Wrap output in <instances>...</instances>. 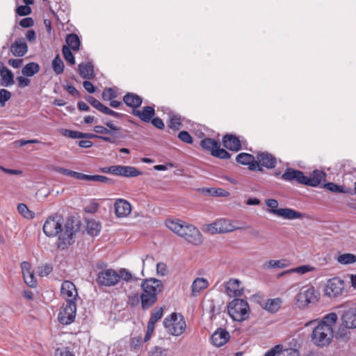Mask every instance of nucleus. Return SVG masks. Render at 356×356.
Wrapping results in <instances>:
<instances>
[{
	"mask_svg": "<svg viewBox=\"0 0 356 356\" xmlns=\"http://www.w3.org/2000/svg\"><path fill=\"white\" fill-rule=\"evenodd\" d=\"M63 220L59 215H55L46 220L43 225L44 233L49 237H54L58 234L57 246L64 250L73 243V237L77 232L74 221L67 220L63 229Z\"/></svg>",
	"mask_w": 356,
	"mask_h": 356,
	"instance_id": "1",
	"label": "nucleus"
},
{
	"mask_svg": "<svg viewBox=\"0 0 356 356\" xmlns=\"http://www.w3.org/2000/svg\"><path fill=\"white\" fill-rule=\"evenodd\" d=\"M337 319V314L332 312L321 320L311 321L306 324V326L315 325L311 334V341L316 346L323 348L330 344Z\"/></svg>",
	"mask_w": 356,
	"mask_h": 356,
	"instance_id": "2",
	"label": "nucleus"
},
{
	"mask_svg": "<svg viewBox=\"0 0 356 356\" xmlns=\"http://www.w3.org/2000/svg\"><path fill=\"white\" fill-rule=\"evenodd\" d=\"M172 232L193 245H200L203 241L201 232L194 225L177 218H169L165 222Z\"/></svg>",
	"mask_w": 356,
	"mask_h": 356,
	"instance_id": "3",
	"label": "nucleus"
},
{
	"mask_svg": "<svg viewBox=\"0 0 356 356\" xmlns=\"http://www.w3.org/2000/svg\"><path fill=\"white\" fill-rule=\"evenodd\" d=\"M172 232L193 245H200L203 241L201 232L194 225L177 218H169L165 222Z\"/></svg>",
	"mask_w": 356,
	"mask_h": 356,
	"instance_id": "4",
	"label": "nucleus"
},
{
	"mask_svg": "<svg viewBox=\"0 0 356 356\" xmlns=\"http://www.w3.org/2000/svg\"><path fill=\"white\" fill-rule=\"evenodd\" d=\"M143 292L140 295L142 307L149 308L157 300V295L163 289L161 280L151 278L145 280L142 284Z\"/></svg>",
	"mask_w": 356,
	"mask_h": 356,
	"instance_id": "5",
	"label": "nucleus"
},
{
	"mask_svg": "<svg viewBox=\"0 0 356 356\" xmlns=\"http://www.w3.org/2000/svg\"><path fill=\"white\" fill-rule=\"evenodd\" d=\"M318 292L314 286H303L294 298V305L301 309H306L310 304L318 301Z\"/></svg>",
	"mask_w": 356,
	"mask_h": 356,
	"instance_id": "6",
	"label": "nucleus"
},
{
	"mask_svg": "<svg viewBox=\"0 0 356 356\" xmlns=\"http://www.w3.org/2000/svg\"><path fill=\"white\" fill-rule=\"evenodd\" d=\"M166 332L172 336L179 337L186 330V323L182 315L172 313L163 321Z\"/></svg>",
	"mask_w": 356,
	"mask_h": 356,
	"instance_id": "7",
	"label": "nucleus"
},
{
	"mask_svg": "<svg viewBox=\"0 0 356 356\" xmlns=\"http://www.w3.org/2000/svg\"><path fill=\"white\" fill-rule=\"evenodd\" d=\"M344 280L338 277L328 279L323 284V292L325 297L329 298H337L341 296L346 290Z\"/></svg>",
	"mask_w": 356,
	"mask_h": 356,
	"instance_id": "8",
	"label": "nucleus"
},
{
	"mask_svg": "<svg viewBox=\"0 0 356 356\" xmlns=\"http://www.w3.org/2000/svg\"><path fill=\"white\" fill-rule=\"evenodd\" d=\"M237 222L229 219L220 218L204 227V232L211 234H224L239 229Z\"/></svg>",
	"mask_w": 356,
	"mask_h": 356,
	"instance_id": "9",
	"label": "nucleus"
},
{
	"mask_svg": "<svg viewBox=\"0 0 356 356\" xmlns=\"http://www.w3.org/2000/svg\"><path fill=\"white\" fill-rule=\"evenodd\" d=\"M249 305L242 299H234L228 305V313L231 318L236 321L245 320L249 315Z\"/></svg>",
	"mask_w": 356,
	"mask_h": 356,
	"instance_id": "10",
	"label": "nucleus"
},
{
	"mask_svg": "<svg viewBox=\"0 0 356 356\" xmlns=\"http://www.w3.org/2000/svg\"><path fill=\"white\" fill-rule=\"evenodd\" d=\"M96 282L99 286H115L119 282L118 271L112 268L103 269L97 274Z\"/></svg>",
	"mask_w": 356,
	"mask_h": 356,
	"instance_id": "11",
	"label": "nucleus"
},
{
	"mask_svg": "<svg viewBox=\"0 0 356 356\" xmlns=\"http://www.w3.org/2000/svg\"><path fill=\"white\" fill-rule=\"evenodd\" d=\"M76 313V302H66L59 311L58 321L63 325H69L74 322Z\"/></svg>",
	"mask_w": 356,
	"mask_h": 356,
	"instance_id": "12",
	"label": "nucleus"
},
{
	"mask_svg": "<svg viewBox=\"0 0 356 356\" xmlns=\"http://www.w3.org/2000/svg\"><path fill=\"white\" fill-rule=\"evenodd\" d=\"M201 147L207 151H209L213 156L227 159L230 157V154L224 149L220 148V144L213 139L207 138L201 140Z\"/></svg>",
	"mask_w": 356,
	"mask_h": 356,
	"instance_id": "13",
	"label": "nucleus"
},
{
	"mask_svg": "<svg viewBox=\"0 0 356 356\" xmlns=\"http://www.w3.org/2000/svg\"><path fill=\"white\" fill-rule=\"evenodd\" d=\"M62 297L66 300V302H76L78 292L73 282L66 280L62 283L60 288Z\"/></svg>",
	"mask_w": 356,
	"mask_h": 356,
	"instance_id": "14",
	"label": "nucleus"
},
{
	"mask_svg": "<svg viewBox=\"0 0 356 356\" xmlns=\"http://www.w3.org/2000/svg\"><path fill=\"white\" fill-rule=\"evenodd\" d=\"M244 288L241 281L238 279L232 278L226 282L225 293L229 297H239L243 293Z\"/></svg>",
	"mask_w": 356,
	"mask_h": 356,
	"instance_id": "15",
	"label": "nucleus"
},
{
	"mask_svg": "<svg viewBox=\"0 0 356 356\" xmlns=\"http://www.w3.org/2000/svg\"><path fill=\"white\" fill-rule=\"evenodd\" d=\"M115 216L119 218L127 217L131 212V205L126 200L116 199L114 203Z\"/></svg>",
	"mask_w": 356,
	"mask_h": 356,
	"instance_id": "16",
	"label": "nucleus"
},
{
	"mask_svg": "<svg viewBox=\"0 0 356 356\" xmlns=\"http://www.w3.org/2000/svg\"><path fill=\"white\" fill-rule=\"evenodd\" d=\"M229 337L228 332L224 329L219 328L211 335V341L213 346L220 347L229 341Z\"/></svg>",
	"mask_w": 356,
	"mask_h": 356,
	"instance_id": "17",
	"label": "nucleus"
},
{
	"mask_svg": "<svg viewBox=\"0 0 356 356\" xmlns=\"http://www.w3.org/2000/svg\"><path fill=\"white\" fill-rule=\"evenodd\" d=\"M236 161L242 165H249V168L251 170H255L257 169L261 170L259 167L258 162L255 160V158L250 154L248 153H240L236 156Z\"/></svg>",
	"mask_w": 356,
	"mask_h": 356,
	"instance_id": "18",
	"label": "nucleus"
},
{
	"mask_svg": "<svg viewBox=\"0 0 356 356\" xmlns=\"http://www.w3.org/2000/svg\"><path fill=\"white\" fill-rule=\"evenodd\" d=\"M341 320L343 325L349 329L356 327V308H349L344 311Z\"/></svg>",
	"mask_w": 356,
	"mask_h": 356,
	"instance_id": "19",
	"label": "nucleus"
},
{
	"mask_svg": "<svg viewBox=\"0 0 356 356\" xmlns=\"http://www.w3.org/2000/svg\"><path fill=\"white\" fill-rule=\"evenodd\" d=\"M282 179L285 181L296 180L297 182L304 184L305 175L302 171L292 168H287L282 175Z\"/></svg>",
	"mask_w": 356,
	"mask_h": 356,
	"instance_id": "20",
	"label": "nucleus"
},
{
	"mask_svg": "<svg viewBox=\"0 0 356 356\" xmlns=\"http://www.w3.org/2000/svg\"><path fill=\"white\" fill-rule=\"evenodd\" d=\"M326 175L321 170H314L310 177L305 176V185L317 186L325 180Z\"/></svg>",
	"mask_w": 356,
	"mask_h": 356,
	"instance_id": "21",
	"label": "nucleus"
},
{
	"mask_svg": "<svg viewBox=\"0 0 356 356\" xmlns=\"http://www.w3.org/2000/svg\"><path fill=\"white\" fill-rule=\"evenodd\" d=\"M259 165L267 168H273L275 167L277 161L275 156L268 152H261L257 155V161Z\"/></svg>",
	"mask_w": 356,
	"mask_h": 356,
	"instance_id": "22",
	"label": "nucleus"
},
{
	"mask_svg": "<svg viewBox=\"0 0 356 356\" xmlns=\"http://www.w3.org/2000/svg\"><path fill=\"white\" fill-rule=\"evenodd\" d=\"M277 216L284 220L301 219L303 214L291 208H282L277 211Z\"/></svg>",
	"mask_w": 356,
	"mask_h": 356,
	"instance_id": "23",
	"label": "nucleus"
},
{
	"mask_svg": "<svg viewBox=\"0 0 356 356\" xmlns=\"http://www.w3.org/2000/svg\"><path fill=\"white\" fill-rule=\"evenodd\" d=\"M209 286V281L203 277L195 278L191 284V293L193 296H198Z\"/></svg>",
	"mask_w": 356,
	"mask_h": 356,
	"instance_id": "24",
	"label": "nucleus"
},
{
	"mask_svg": "<svg viewBox=\"0 0 356 356\" xmlns=\"http://www.w3.org/2000/svg\"><path fill=\"white\" fill-rule=\"evenodd\" d=\"M132 113L138 117L142 121L149 122L155 114L154 108L152 106H145L142 111L133 109Z\"/></svg>",
	"mask_w": 356,
	"mask_h": 356,
	"instance_id": "25",
	"label": "nucleus"
},
{
	"mask_svg": "<svg viewBox=\"0 0 356 356\" xmlns=\"http://www.w3.org/2000/svg\"><path fill=\"white\" fill-rule=\"evenodd\" d=\"M224 146L232 151H238L241 148V142L238 138L232 135H226L223 137Z\"/></svg>",
	"mask_w": 356,
	"mask_h": 356,
	"instance_id": "26",
	"label": "nucleus"
},
{
	"mask_svg": "<svg viewBox=\"0 0 356 356\" xmlns=\"http://www.w3.org/2000/svg\"><path fill=\"white\" fill-rule=\"evenodd\" d=\"M28 50L26 43L23 40H16L10 46V51L15 56H23Z\"/></svg>",
	"mask_w": 356,
	"mask_h": 356,
	"instance_id": "27",
	"label": "nucleus"
},
{
	"mask_svg": "<svg viewBox=\"0 0 356 356\" xmlns=\"http://www.w3.org/2000/svg\"><path fill=\"white\" fill-rule=\"evenodd\" d=\"M81 76L83 79H92L95 76L93 65L90 63H83L79 65Z\"/></svg>",
	"mask_w": 356,
	"mask_h": 356,
	"instance_id": "28",
	"label": "nucleus"
},
{
	"mask_svg": "<svg viewBox=\"0 0 356 356\" xmlns=\"http://www.w3.org/2000/svg\"><path fill=\"white\" fill-rule=\"evenodd\" d=\"M123 101L129 107L136 109L142 104V99L140 96L134 93H127L124 96Z\"/></svg>",
	"mask_w": 356,
	"mask_h": 356,
	"instance_id": "29",
	"label": "nucleus"
},
{
	"mask_svg": "<svg viewBox=\"0 0 356 356\" xmlns=\"http://www.w3.org/2000/svg\"><path fill=\"white\" fill-rule=\"evenodd\" d=\"M1 84L4 86H10L14 84L13 73L7 67H3L0 71Z\"/></svg>",
	"mask_w": 356,
	"mask_h": 356,
	"instance_id": "30",
	"label": "nucleus"
},
{
	"mask_svg": "<svg viewBox=\"0 0 356 356\" xmlns=\"http://www.w3.org/2000/svg\"><path fill=\"white\" fill-rule=\"evenodd\" d=\"M315 268L311 265H302L300 266H298L296 268H293L291 269H289L287 270H285L282 273V275H287L291 273H298L300 275H305L306 273L312 272L315 270Z\"/></svg>",
	"mask_w": 356,
	"mask_h": 356,
	"instance_id": "31",
	"label": "nucleus"
},
{
	"mask_svg": "<svg viewBox=\"0 0 356 356\" xmlns=\"http://www.w3.org/2000/svg\"><path fill=\"white\" fill-rule=\"evenodd\" d=\"M282 303V300L280 298L268 299L265 302L264 308L269 312L275 313L280 309Z\"/></svg>",
	"mask_w": 356,
	"mask_h": 356,
	"instance_id": "32",
	"label": "nucleus"
},
{
	"mask_svg": "<svg viewBox=\"0 0 356 356\" xmlns=\"http://www.w3.org/2000/svg\"><path fill=\"white\" fill-rule=\"evenodd\" d=\"M40 70V66L38 63L31 62L26 64L22 70V74L27 77L33 76Z\"/></svg>",
	"mask_w": 356,
	"mask_h": 356,
	"instance_id": "33",
	"label": "nucleus"
},
{
	"mask_svg": "<svg viewBox=\"0 0 356 356\" xmlns=\"http://www.w3.org/2000/svg\"><path fill=\"white\" fill-rule=\"evenodd\" d=\"M67 47L73 51H78L81 44L80 40L76 34H69L66 37Z\"/></svg>",
	"mask_w": 356,
	"mask_h": 356,
	"instance_id": "34",
	"label": "nucleus"
},
{
	"mask_svg": "<svg viewBox=\"0 0 356 356\" xmlns=\"http://www.w3.org/2000/svg\"><path fill=\"white\" fill-rule=\"evenodd\" d=\"M86 227L88 233L92 236H97L101 231L100 223L92 220L88 221Z\"/></svg>",
	"mask_w": 356,
	"mask_h": 356,
	"instance_id": "35",
	"label": "nucleus"
},
{
	"mask_svg": "<svg viewBox=\"0 0 356 356\" xmlns=\"http://www.w3.org/2000/svg\"><path fill=\"white\" fill-rule=\"evenodd\" d=\"M337 261L343 265L351 264L356 261V256L351 253L341 254L337 257Z\"/></svg>",
	"mask_w": 356,
	"mask_h": 356,
	"instance_id": "36",
	"label": "nucleus"
},
{
	"mask_svg": "<svg viewBox=\"0 0 356 356\" xmlns=\"http://www.w3.org/2000/svg\"><path fill=\"white\" fill-rule=\"evenodd\" d=\"M141 175V172L134 166L122 165V176L135 177Z\"/></svg>",
	"mask_w": 356,
	"mask_h": 356,
	"instance_id": "37",
	"label": "nucleus"
},
{
	"mask_svg": "<svg viewBox=\"0 0 356 356\" xmlns=\"http://www.w3.org/2000/svg\"><path fill=\"white\" fill-rule=\"evenodd\" d=\"M267 268H284L289 266L288 262L284 259L280 260H270L265 264Z\"/></svg>",
	"mask_w": 356,
	"mask_h": 356,
	"instance_id": "38",
	"label": "nucleus"
},
{
	"mask_svg": "<svg viewBox=\"0 0 356 356\" xmlns=\"http://www.w3.org/2000/svg\"><path fill=\"white\" fill-rule=\"evenodd\" d=\"M17 211L25 218L33 219L35 217L34 213L30 211L25 204H19L17 205Z\"/></svg>",
	"mask_w": 356,
	"mask_h": 356,
	"instance_id": "39",
	"label": "nucleus"
},
{
	"mask_svg": "<svg viewBox=\"0 0 356 356\" xmlns=\"http://www.w3.org/2000/svg\"><path fill=\"white\" fill-rule=\"evenodd\" d=\"M265 204L269 208L267 210L268 213L277 216V211H278L280 209H278L279 203L277 200L275 199H267L265 200Z\"/></svg>",
	"mask_w": 356,
	"mask_h": 356,
	"instance_id": "40",
	"label": "nucleus"
},
{
	"mask_svg": "<svg viewBox=\"0 0 356 356\" xmlns=\"http://www.w3.org/2000/svg\"><path fill=\"white\" fill-rule=\"evenodd\" d=\"M118 275L119 277V281L120 279L123 280L127 282H130L136 280L134 276L131 274L126 268H120L119 271H118Z\"/></svg>",
	"mask_w": 356,
	"mask_h": 356,
	"instance_id": "41",
	"label": "nucleus"
},
{
	"mask_svg": "<svg viewBox=\"0 0 356 356\" xmlns=\"http://www.w3.org/2000/svg\"><path fill=\"white\" fill-rule=\"evenodd\" d=\"M168 350L163 347L153 346L148 353V356H168Z\"/></svg>",
	"mask_w": 356,
	"mask_h": 356,
	"instance_id": "42",
	"label": "nucleus"
},
{
	"mask_svg": "<svg viewBox=\"0 0 356 356\" xmlns=\"http://www.w3.org/2000/svg\"><path fill=\"white\" fill-rule=\"evenodd\" d=\"M52 67L54 72L57 74H61L64 70V64L59 56H56L52 61Z\"/></svg>",
	"mask_w": 356,
	"mask_h": 356,
	"instance_id": "43",
	"label": "nucleus"
},
{
	"mask_svg": "<svg viewBox=\"0 0 356 356\" xmlns=\"http://www.w3.org/2000/svg\"><path fill=\"white\" fill-rule=\"evenodd\" d=\"M181 118L178 115H172L168 121V127L170 129L177 130L181 127Z\"/></svg>",
	"mask_w": 356,
	"mask_h": 356,
	"instance_id": "44",
	"label": "nucleus"
},
{
	"mask_svg": "<svg viewBox=\"0 0 356 356\" xmlns=\"http://www.w3.org/2000/svg\"><path fill=\"white\" fill-rule=\"evenodd\" d=\"M90 181H97L102 183H111V179L102 175H87V180Z\"/></svg>",
	"mask_w": 356,
	"mask_h": 356,
	"instance_id": "45",
	"label": "nucleus"
},
{
	"mask_svg": "<svg viewBox=\"0 0 356 356\" xmlns=\"http://www.w3.org/2000/svg\"><path fill=\"white\" fill-rule=\"evenodd\" d=\"M63 54L65 59L72 65L75 63L74 57L71 52V50L67 46L64 45L63 47Z\"/></svg>",
	"mask_w": 356,
	"mask_h": 356,
	"instance_id": "46",
	"label": "nucleus"
},
{
	"mask_svg": "<svg viewBox=\"0 0 356 356\" xmlns=\"http://www.w3.org/2000/svg\"><path fill=\"white\" fill-rule=\"evenodd\" d=\"M25 283L31 286L34 287L36 286V279L35 277L34 273L33 272H30L24 275H23Z\"/></svg>",
	"mask_w": 356,
	"mask_h": 356,
	"instance_id": "47",
	"label": "nucleus"
},
{
	"mask_svg": "<svg viewBox=\"0 0 356 356\" xmlns=\"http://www.w3.org/2000/svg\"><path fill=\"white\" fill-rule=\"evenodd\" d=\"M11 97V93L6 89L0 90V105L4 106L6 102L8 101Z\"/></svg>",
	"mask_w": 356,
	"mask_h": 356,
	"instance_id": "48",
	"label": "nucleus"
},
{
	"mask_svg": "<svg viewBox=\"0 0 356 356\" xmlns=\"http://www.w3.org/2000/svg\"><path fill=\"white\" fill-rule=\"evenodd\" d=\"M116 97V91L111 88H106L102 93V97L104 100H112L113 98Z\"/></svg>",
	"mask_w": 356,
	"mask_h": 356,
	"instance_id": "49",
	"label": "nucleus"
},
{
	"mask_svg": "<svg viewBox=\"0 0 356 356\" xmlns=\"http://www.w3.org/2000/svg\"><path fill=\"white\" fill-rule=\"evenodd\" d=\"M209 192L213 196L217 197H228L229 195V193L222 188H211L209 190Z\"/></svg>",
	"mask_w": 356,
	"mask_h": 356,
	"instance_id": "50",
	"label": "nucleus"
},
{
	"mask_svg": "<svg viewBox=\"0 0 356 356\" xmlns=\"http://www.w3.org/2000/svg\"><path fill=\"white\" fill-rule=\"evenodd\" d=\"M163 316V309L159 308L156 310H154L151 316L150 319L149 320V323H152L155 324L157 321L161 318Z\"/></svg>",
	"mask_w": 356,
	"mask_h": 356,
	"instance_id": "51",
	"label": "nucleus"
},
{
	"mask_svg": "<svg viewBox=\"0 0 356 356\" xmlns=\"http://www.w3.org/2000/svg\"><path fill=\"white\" fill-rule=\"evenodd\" d=\"M168 273V266L165 263L159 262L156 264V273L158 275L165 276Z\"/></svg>",
	"mask_w": 356,
	"mask_h": 356,
	"instance_id": "52",
	"label": "nucleus"
},
{
	"mask_svg": "<svg viewBox=\"0 0 356 356\" xmlns=\"http://www.w3.org/2000/svg\"><path fill=\"white\" fill-rule=\"evenodd\" d=\"M87 101L95 108L102 112L104 108V105L102 104L99 101L95 99L92 97L87 98Z\"/></svg>",
	"mask_w": 356,
	"mask_h": 356,
	"instance_id": "53",
	"label": "nucleus"
},
{
	"mask_svg": "<svg viewBox=\"0 0 356 356\" xmlns=\"http://www.w3.org/2000/svg\"><path fill=\"white\" fill-rule=\"evenodd\" d=\"M63 134L65 136L71 138H82L83 133L76 131H71L68 129H65L63 132Z\"/></svg>",
	"mask_w": 356,
	"mask_h": 356,
	"instance_id": "54",
	"label": "nucleus"
},
{
	"mask_svg": "<svg viewBox=\"0 0 356 356\" xmlns=\"http://www.w3.org/2000/svg\"><path fill=\"white\" fill-rule=\"evenodd\" d=\"M94 131L100 134H108L112 136H115V134L112 132L111 130L104 127V126L97 125L94 127Z\"/></svg>",
	"mask_w": 356,
	"mask_h": 356,
	"instance_id": "55",
	"label": "nucleus"
},
{
	"mask_svg": "<svg viewBox=\"0 0 356 356\" xmlns=\"http://www.w3.org/2000/svg\"><path fill=\"white\" fill-rule=\"evenodd\" d=\"M31 9L28 5L17 7L16 13L19 16H26L31 13Z\"/></svg>",
	"mask_w": 356,
	"mask_h": 356,
	"instance_id": "56",
	"label": "nucleus"
},
{
	"mask_svg": "<svg viewBox=\"0 0 356 356\" xmlns=\"http://www.w3.org/2000/svg\"><path fill=\"white\" fill-rule=\"evenodd\" d=\"M26 76H19L17 77V81L19 88H25L30 85L31 80Z\"/></svg>",
	"mask_w": 356,
	"mask_h": 356,
	"instance_id": "57",
	"label": "nucleus"
},
{
	"mask_svg": "<svg viewBox=\"0 0 356 356\" xmlns=\"http://www.w3.org/2000/svg\"><path fill=\"white\" fill-rule=\"evenodd\" d=\"M178 137L179 138L184 142V143H186L188 144H191L193 143V139H192V137L190 136V134L186 131H181L179 135H178Z\"/></svg>",
	"mask_w": 356,
	"mask_h": 356,
	"instance_id": "58",
	"label": "nucleus"
},
{
	"mask_svg": "<svg viewBox=\"0 0 356 356\" xmlns=\"http://www.w3.org/2000/svg\"><path fill=\"white\" fill-rule=\"evenodd\" d=\"M324 187L327 190L334 192V193H343L344 191L341 189V186L334 184V183H327L325 184Z\"/></svg>",
	"mask_w": 356,
	"mask_h": 356,
	"instance_id": "59",
	"label": "nucleus"
},
{
	"mask_svg": "<svg viewBox=\"0 0 356 356\" xmlns=\"http://www.w3.org/2000/svg\"><path fill=\"white\" fill-rule=\"evenodd\" d=\"M52 270V268L49 265H44L38 268V274L41 277H44L48 275Z\"/></svg>",
	"mask_w": 356,
	"mask_h": 356,
	"instance_id": "60",
	"label": "nucleus"
},
{
	"mask_svg": "<svg viewBox=\"0 0 356 356\" xmlns=\"http://www.w3.org/2000/svg\"><path fill=\"white\" fill-rule=\"evenodd\" d=\"M277 356H300V353L296 349H286L279 353Z\"/></svg>",
	"mask_w": 356,
	"mask_h": 356,
	"instance_id": "61",
	"label": "nucleus"
},
{
	"mask_svg": "<svg viewBox=\"0 0 356 356\" xmlns=\"http://www.w3.org/2000/svg\"><path fill=\"white\" fill-rule=\"evenodd\" d=\"M154 325H155V324H153L152 323H149L148 322L146 334H145V338H144V341H147L151 338L152 334V333H153V332L154 330Z\"/></svg>",
	"mask_w": 356,
	"mask_h": 356,
	"instance_id": "62",
	"label": "nucleus"
},
{
	"mask_svg": "<svg viewBox=\"0 0 356 356\" xmlns=\"http://www.w3.org/2000/svg\"><path fill=\"white\" fill-rule=\"evenodd\" d=\"M8 64L13 68H19L23 64V59H22V58H10L8 60Z\"/></svg>",
	"mask_w": 356,
	"mask_h": 356,
	"instance_id": "63",
	"label": "nucleus"
},
{
	"mask_svg": "<svg viewBox=\"0 0 356 356\" xmlns=\"http://www.w3.org/2000/svg\"><path fill=\"white\" fill-rule=\"evenodd\" d=\"M55 356H74V354L67 348H58L56 350Z\"/></svg>",
	"mask_w": 356,
	"mask_h": 356,
	"instance_id": "64",
	"label": "nucleus"
}]
</instances>
